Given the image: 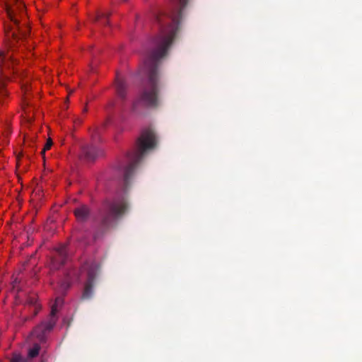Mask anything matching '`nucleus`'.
Returning a JSON list of instances; mask_svg holds the SVG:
<instances>
[{
	"label": "nucleus",
	"mask_w": 362,
	"mask_h": 362,
	"mask_svg": "<svg viewBox=\"0 0 362 362\" xmlns=\"http://www.w3.org/2000/svg\"><path fill=\"white\" fill-rule=\"evenodd\" d=\"M187 3L188 0H170V13H160L156 16L159 33L145 50L144 63L139 69L143 81L139 97L133 103L134 110H136L139 105L152 108L158 106L159 65L176 36L182 11Z\"/></svg>",
	"instance_id": "obj_1"
},
{
	"label": "nucleus",
	"mask_w": 362,
	"mask_h": 362,
	"mask_svg": "<svg viewBox=\"0 0 362 362\" xmlns=\"http://www.w3.org/2000/svg\"><path fill=\"white\" fill-rule=\"evenodd\" d=\"M6 11V16L13 23V26L10 28L8 32V37H11L9 40L7 49L0 51V105H5L9 100V92L6 84L11 81V74H16L18 69L16 66L18 64L17 57L20 52L18 44L23 38L28 36L30 32L29 28L25 22L24 28L20 25V21L17 18L19 14L22 21L25 16V5L20 0H0Z\"/></svg>",
	"instance_id": "obj_2"
},
{
	"label": "nucleus",
	"mask_w": 362,
	"mask_h": 362,
	"mask_svg": "<svg viewBox=\"0 0 362 362\" xmlns=\"http://www.w3.org/2000/svg\"><path fill=\"white\" fill-rule=\"evenodd\" d=\"M156 145V136L154 132L150 128L144 129L137 139L134 148L128 152L123 160L119 163L117 170L122 176L125 189L129 186L130 179L137 165L143 159L146 153L154 148Z\"/></svg>",
	"instance_id": "obj_3"
},
{
	"label": "nucleus",
	"mask_w": 362,
	"mask_h": 362,
	"mask_svg": "<svg viewBox=\"0 0 362 362\" xmlns=\"http://www.w3.org/2000/svg\"><path fill=\"white\" fill-rule=\"evenodd\" d=\"M127 209L128 204L124 198L105 201L99 208L95 218L98 231L95 233V238H98L100 233H103L115 227Z\"/></svg>",
	"instance_id": "obj_4"
},
{
	"label": "nucleus",
	"mask_w": 362,
	"mask_h": 362,
	"mask_svg": "<svg viewBox=\"0 0 362 362\" xmlns=\"http://www.w3.org/2000/svg\"><path fill=\"white\" fill-rule=\"evenodd\" d=\"M62 303L63 298L62 297H57L54 303L52 305L49 320L47 322H42L34 329L33 334L40 341H43L47 332L51 331L54 327L57 320V313L58 312V308L61 306Z\"/></svg>",
	"instance_id": "obj_5"
},
{
	"label": "nucleus",
	"mask_w": 362,
	"mask_h": 362,
	"mask_svg": "<svg viewBox=\"0 0 362 362\" xmlns=\"http://www.w3.org/2000/svg\"><path fill=\"white\" fill-rule=\"evenodd\" d=\"M81 271L87 272V280L84 285L81 298L88 300L93 294V286L98 273V267L95 264H86L82 267Z\"/></svg>",
	"instance_id": "obj_6"
},
{
	"label": "nucleus",
	"mask_w": 362,
	"mask_h": 362,
	"mask_svg": "<svg viewBox=\"0 0 362 362\" xmlns=\"http://www.w3.org/2000/svg\"><path fill=\"white\" fill-rule=\"evenodd\" d=\"M56 256L51 260L50 267L52 270H57L65 264L67 259L66 246L60 245L56 249Z\"/></svg>",
	"instance_id": "obj_7"
},
{
	"label": "nucleus",
	"mask_w": 362,
	"mask_h": 362,
	"mask_svg": "<svg viewBox=\"0 0 362 362\" xmlns=\"http://www.w3.org/2000/svg\"><path fill=\"white\" fill-rule=\"evenodd\" d=\"M103 152L91 144H84L81 146V153L80 156L86 160L92 161L101 156Z\"/></svg>",
	"instance_id": "obj_8"
},
{
	"label": "nucleus",
	"mask_w": 362,
	"mask_h": 362,
	"mask_svg": "<svg viewBox=\"0 0 362 362\" xmlns=\"http://www.w3.org/2000/svg\"><path fill=\"white\" fill-rule=\"evenodd\" d=\"M74 215L79 222H86L90 217V211L88 206L81 205L74 211Z\"/></svg>",
	"instance_id": "obj_9"
},
{
	"label": "nucleus",
	"mask_w": 362,
	"mask_h": 362,
	"mask_svg": "<svg viewBox=\"0 0 362 362\" xmlns=\"http://www.w3.org/2000/svg\"><path fill=\"white\" fill-rule=\"evenodd\" d=\"M116 90L117 96L122 100H125L127 98V86L124 80L120 78L118 76L116 78Z\"/></svg>",
	"instance_id": "obj_10"
},
{
	"label": "nucleus",
	"mask_w": 362,
	"mask_h": 362,
	"mask_svg": "<svg viewBox=\"0 0 362 362\" xmlns=\"http://www.w3.org/2000/svg\"><path fill=\"white\" fill-rule=\"evenodd\" d=\"M110 15V12L98 13L94 21L104 25H109L108 18Z\"/></svg>",
	"instance_id": "obj_11"
},
{
	"label": "nucleus",
	"mask_w": 362,
	"mask_h": 362,
	"mask_svg": "<svg viewBox=\"0 0 362 362\" xmlns=\"http://www.w3.org/2000/svg\"><path fill=\"white\" fill-rule=\"evenodd\" d=\"M30 106V103L26 96H24L22 107L24 111L25 117L28 122H30L32 119L30 117V112L28 110V107Z\"/></svg>",
	"instance_id": "obj_12"
},
{
	"label": "nucleus",
	"mask_w": 362,
	"mask_h": 362,
	"mask_svg": "<svg viewBox=\"0 0 362 362\" xmlns=\"http://www.w3.org/2000/svg\"><path fill=\"white\" fill-rule=\"evenodd\" d=\"M40 346L38 344H35L34 346L28 351V358L30 361L31 358L36 357L39 354Z\"/></svg>",
	"instance_id": "obj_13"
},
{
	"label": "nucleus",
	"mask_w": 362,
	"mask_h": 362,
	"mask_svg": "<svg viewBox=\"0 0 362 362\" xmlns=\"http://www.w3.org/2000/svg\"><path fill=\"white\" fill-rule=\"evenodd\" d=\"M11 362H31L27 358L23 357L19 354H13L11 358Z\"/></svg>",
	"instance_id": "obj_14"
},
{
	"label": "nucleus",
	"mask_w": 362,
	"mask_h": 362,
	"mask_svg": "<svg viewBox=\"0 0 362 362\" xmlns=\"http://www.w3.org/2000/svg\"><path fill=\"white\" fill-rule=\"evenodd\" d=\"M26 304L28 305V306H35V305H38L37 303V298L35 296H29L26 300Z\"/></svg>",
	"instance_id": "obj_15"
},
{
	"label": "nucleus",
	"mask_w": 362,
	"mask_h": 362,
	"mask_svg": "<svg viewBox=\"0 0 362 362\" xmlns=\"http://www.w3.org/2000/svg\"><path fill=\"white\" fill-rule=\"evenodd\" d=\"M52 144H53V142H52V139L50 138L48 139L47 140V142H46L45 145L44 146V148L41 151V153L44 154L46 151L50 149V148L52 147Z\"/></svg>",
	"instance_id": "obj_16"
},
{
	"label": "nucleus",
	"mask_w": 362,
	"mask_h": 362,
	"mask_svg": "<svg viewBox=\"0 0 362 362\" xmlns=\"http://www.w3.org/2000/svg\"><path fill=\"white\" fill-rule=\"evenodd\" d=\"M71 286V284L68 281H64L61 283V290L62 291H66Z\"/></svg>",
	"instance_id": "obj_17"
},
{
	"label": "nucleus",
	"mask_w": 362,
	"mask_h": 362,
	"mask_svg": "<svg viewBox=\"0 0 362 362\" xmlns=\"http://www.w3.org/2000/svg\"><path fill=\"white\" fill-rule=\"evenodd\" d=\"M31 308H33V316H32V317H35V315H37V313H39L41 307H40V305H35V306H32Z\"/></svg>",
	"instance_id": "obj_18"
},
{
	"label": "nucleus",
	"mask_w": 362,
	"mask_h": 362,
	"mask_svg": "<svg viewBox=\"0 0 362 362\" xmlns=\"http://www.w3.org/2000/svg\"><path fill=\"white\" fill-rule=\"evenodd\" d=\"M22 90L24 92V93L25 94L26 92L28 90V87L25 85H23L22 86Z\"/></svg>",
	"instance_id": "obj_19"
}]
</instances>
